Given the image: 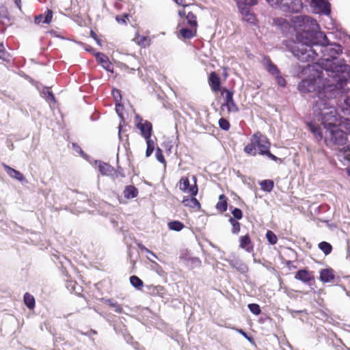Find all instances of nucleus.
Returning a JSON list of instances; mask_svg holds the SVG:
<instances>
[{
    "label": "nucleus",
    "mask_w": 350,
    "mask_h": 350,
    "mask_svg": "<svg viewBox=\"0 0 350 350\" xmlns=\"http://www.w3.org/2000/svg\"><path fill=\"white\" fill-rule=\"evenodd\" d=\"M301 72L308 76L302 79L297 85L301 93H314L312 96V111L314 116L321 114L325 109L334 106L330 100L343 93L347 84L332 78H325L323 70L318 65L299 66Z\"/></svg>",
    "instance_id": "f257e3e1"
},
{
    "label": "nucleus",
    "mask_w": 350,
    "mask_h": 350,
    "mask_svg": "<svg viewBox=\"0 0 350 350\" xmlns=\"http://www.w3.org/2000/svg\"><path fill=\"white\" fill-rule=\"evenodd\" d=\"M323 39H320L313 43V46L308 49H302L303 53L299 49H295L297 58L301 62H308L319 57V63L316 64L321 66L327 77L332 78L333 80H338L347 84L350 80V66L345 63L344 59H338V56L342 53V46L336 43L332 42L329 40L325 33Z\"/></svg>",
    "instance_id": "f03ea898"
},
{
    "label": "nucleus",
    "mask_w": 350,
    "mask_h": 350,
    "mask_svg": "<svg viewBox=\"0 0 350 350\" xmlns=\"http://www.w3.org/2000/svg\"><path fill=\"white\" fill-rule=\"evenodd\" d=\"M298 26L300 30L296 33V40L297 43H295L291 48L293 55L297 57L295 49H299L300 52L303 53L302 49H308L313 46V43L317 42L319 39H323L325 33L320 29V27L315 19L308 16H297Z\"/></svg>",
    "instance_id": "7ed1b4c3"
},
{
    "label": "nucleus",
    "mask_w": 350,
    "mask_h": 350,
    "mask_svg": "<svg viewBox=\"0 0 350 350\" xmlns=\"http://www.w3.org/2000/svg\"><path fill=\"white\" fill-rule=\"evenodd\" d=\"M324 109L321 114H317L315 117L325 129L324 137L325 145L331 148L345 145L348 140L347 134L337 124L339 116L336 108L332 106L329 108L325 107Z\"/></svg>",
    "instance_id": "20e7f679"
},
{
    "label": "nucleus",
    "mask_w": 350,
    "mask_h": 350,
    "mask_svg": "<svg viewBox=\"0 0 350 350\" xmlns=\"http://www.w3.org/2000/svg\"><path fill=\"white\" fill-rule=\"evenodd\" d=\"M253 141L256 144V148H258V154L265 155L273 161H278L281 159L270 152L271 144L269 139L260 132L258 131L253 134Z\"/></svg>",
    "instance_id": "39448f33"
},
{
    "label": "nucleus",
    "mask_w": 350,
    "mask_h": 350,
    "mask_svg": "<svg viewBox=\"0 0 350 350\" xmlns=\"http://www.w3.org/2000/svg\"><path fill=\"white\" fill-rule=\"evenodd\" d=\"M271 5H276L284 12L298 13L303 8L301 0H265Z\"/></svg>",
    "instance_id": "423d86ee"
},
{
    "label": "nucleus",
    "mask_w": 350,
    "mask_h": 350,
    "mask_svg": "<svg viewBox=\"0 0 350 350\" xmlns=\"http://www.w3.org/2000/svg\"><path fill=\"white\" fill-rule=\"evenodd\" d=\"M225 94L224 97V103L221 105V108L223 109L224 107L227 108L228 113H237L239 111V108L237 105L235 103L233 96H234V90H228L226 88L223 89V94Z\"/></svg>",
    "instance_id": "0eeeda50"
},
{
    "label": "nucleus",
    "mask_w": 350,
    "mask_h": 350,
    "mask_svg": "<svg viewBox=\"0 0 350 350\" xmlns=\"http://www.w3.org/2000/svg\"><path fill=\"white\" fill-rule=\"evenodd\" d=\"M178 183L180 191L184 193H189L190 196H197L198 193V185H191L188 177H181Z\"/></svg>",
    "instance_id": "6e6552de"
},
{
    "label": "nucleus",
    "mask_w": 350,
    "mask_h": 350,
    "mask_svg": "<svg viewBox=\"0 0 350 350\" xmlns=\"http://www.w3.org/2000/svg\"><path fill=\"white\" fill-rule=\"evenodd\" d=\"M295 279L307 284L310 286H312L315 283L314 275L306 269H299L295 273Z\"/></svg>",
    "instance_id": "1a4fd4ad"
},
{
    "label": "nucleus",
    "mask_w": 350,
    "mask_h": 350,
    "mask_svg": "<svg viewBox=\"0 0 350 350\" xmlns=\"http://www.w3.org/2000/svg\"><path fill=\"white\" fill-rule=\"evenodd\" d=\"M135 126L140 131L141 135L144 138H147L152 135V124L148 120H144L140 118V121L136 122Z\"/></svg>",
    "instance_id": "9d476101"
},
{
    "label": "nucleus",
    "mask_w": 350,
    "mask_h": 350,
    "mask_svg": "<svg viewBox=\"0 0 350 350\" xmlns=\"http://www.w3.org/2000/svg\"><path fill=\"white\" fill-rule=\"evenodd\" d=\"M312 6L319 14L329 15L331 13V4L327 0H311Z\"/></svg>",
    "instance_id": "9b49d317"
},
{
    "label": "nucleus",
    "mask_w": 350,
    "mask_h": 350,
    "mask_svg": "<svg viewBox=\"0 0 350 350\" xmlns=\"http://www.w3.org/2000/svg\"><path fill=\"white\" fill-rule=\"evenodd\" d=\"M94 56L102 67L108 72H113V66L109 61V57L101 52H96Z\"/></svg>",
    "instance_id": "f8f14e48"
},
{
    "label": "nucleus",
    "mask_w": 350,
    "mask_h": 350,
    "mask_svg": "<svg viewBox=\"0 0 350 350\" xmlns=\"http://www.w3.org/2000/svg\"><path fill=\"white\" fill-rule=\"evenodd\" d=\"M306 124L308 129L313 134L317 141L320 142L323 139H324L325 133H323L322 129L319 124L311 121L308 122Z\"/></svg>",
    "instance_id": "ddd939ff"
},
{
    "label": "nucleus",
    "mask_w": 350,
    "mask_h": 350,
    "mask_svg": "<svg viewBox=\"0 0 350 350\" xmlns=\"http://www.w3.org/2000/svg\"><path fill=\"white\" fill-rule=\"evenodd\" d=\"M226 261L233 269H235L239 273L244 274L248 271V267L241 260L233 258L232 259H226Z\"/></svg>",
    "instance_id": "4468645a"
},
{
    "label": "nucleus",
    "mask_w": 350,
    "mask_h": 350,
    "mask_svg": "<svg viewBox=\"0 0 350 350\" xmlns=\"http://www.w3.org/2000/svg\"><path fill=\"white\" fill-rule=\"evenodd\" d=\"M335 279V271L331 268L322 269L319 271V280L323 283H329Z\"/></svg>",
    "instance_id": "2eb2a0df"
},
{
    "label": "nucleus",
    "mask_w": 350,
    "mask_h": 350,
    "mask_svg": "<svg viewBox=\"0 0 350 350\" xmlns=\"http://www.w3.org/2000/svg\"><path fill=\"white\" fill-rule=\"evenodd\" d=\"M208 84L212 91L217 92L221 90V79L219 75L214 71L209 74Z\"/></svg>",
    "instance_id": "dca6fc26"
},
{
    "label": "nucleus",
    "mask_w": 350,
    "mask_h": 350,
    "mask_svg": "<svg viewBox=\"0 0 350 350\" xmlns=\"http://www.w3.org/2000/svg\"><path fill=\"white\" fill-rule=\"evenodd\" d=\"M3 167L8 174V176H10L11 178H15L18 181L23 182L25 180V176L22 173H21L19 171L10 167L9 165L3 163Z\"/></svg>",
    "instance_id": "f3484780"
},
{
    "label": "nucleus",
    "mask_w": 350,
    "mask_h": 350,
    "mask_svg": "<svg viewBox=\"0 0 350 350\" xmlns=\"http://www.w3.org/2000/svg\"><path fill=\"white\" fill-rule=\"evenodd\" d=\"M53 18V11L48 9L44 14H39L35 16L34 22L36 24L41 23L44 24H49Z\"/></svg>",
    "instance_id": "a211bd4d"
},
{
    "label": "nucleus",
    "mask_w": 350,
    "mask_h": 350,
    "mask_svg": "<svg viewBox=\"0 0 350 350\" xmlns=\"http://www.w3.org/2000/svg\"><path fill=\"white\" fill-rule=\"evenodd\" d=\"M196 196H190V198L185 196L183 200L184 206L200 210L201 205L200 202L196 198Z\"/></svg>",
    "instance_id": "6ab92c4d"
},
{
    "label": "nucleus",
    "mask_w": 350,
    "mask_h": 350,
    "mask_svg": "<svg viewBox=\"0 0 350 350\" xmlns=\"http://www.w3.org/2000/svg\"><path fill=\"white\" fill-rule=\"evenodd\" d=\"M239 13L242 15L243 21L252 25L256 24L257 21L256 16L254 13L252 12L251 8H249Z\"/></svg>",
    "instance_id": "aec40b11"
},
{
    "label": "nucleus",
    "mask_w": 350,
    "mask_h": 350,
    "mask_svg": "<svg viewBox=\"0 0 350 350\" xmlns=\"http://www.w3.org/2000/svg\"><path fill=\"white\" fill-rule=\"evenodd\" d=\"M148 293L152 295H158L161 297H164L166 295V290L164 286L161 285L154 286L150 285L146 286Z\"/></svg>",
    "instance_id": "412c9836"
},
{
    "label": "nucleus",
    "mask_w": 350,
    "mask_h": 350,
    "mask_svg": "<svg viewBox=\"0 0 350 350\" xmlns=\"http://www.w3.org/2000/svg\"><path fill=\"white\" fill-rule=\"evenodd\" d=\"M139 193L137 188L134 185H126L124 187L123 194L126 199H133L137 196Z\"/></svg>",
    "instance_id": "4be33fe9"
},
{
    "label": "nucleus",
    "mask_w": 350,
    "mask_h": 350,
    "mask_svg": "<svg viewBox=\"0 0 350 350\" xmlns=\"http://www.w3.org/2000/svg\"><path fill=\"white\" fill-rule=\"evenodd\" d=\"M240 247L247 252H251L253 250L251 239L248 234L240 237Z\"/></svg>",
    "instance_id": "5701e85b"
},
{
    "label": "nucleus",
    "mask_w": 350,
    "mask_h": 350,
    "mask_svg": "<svg viewBox=\"0 0 350 350\" xmlns=\"http://www.w3.org/2000/svg\"><path fill=\"white\" fill-rule=\"evenodd\" d=\"M95 163H98V168L102 175L107 176L114 170L111 165L101 161H96Z\"/></svg>",
    "instance_id": "b1692460"
},
{
    "label": "nucleus",
    "mask_w": 350,
    "mask_h": 350,
    "mask_svg": "<svg viewBox=\"0 0 350 350\" xmlns=\"http://www.w3.org/2000/svg\"><path fill=\"white\" fill-rule=\"evenodd\" d=\"M133 40L139 46L144 48L150 46L151 43V40L148 36H141L139 33H136Z\"/></svg>",
    "instance_id": "393cba45"
},
{
    "label": "nucleus",
    "mask_w": 350,
    "mask_h": 350,
    "mask_svg": "<svg viewBox=\"0 0 350 350\" xmlns=\"http://www.w3.org/2000/svg\"><path fill=\"white\" fill-rule=\"evenodd\" d=\"M253 135L250 138V143L247 144L243 149V151L245 154L251 156H256L257 153L256 146V144L253 141Z\"/></svg>",
    "instance_id": "a878e982"
},
{
    "label": "nucleus",
    "mask_w": 350,
    "mask_h": 350,
    "mask_svg": "<svg viewBox=\"0 0 350 350\" xmlns=\"http://www.w3.org/2000/svg\"><path fill=\"white\" fill-rule=\"evenodd\" d=\"M23 301L28 309H34L36 306V300L32 295L29 293H25L23 296Z\"/></svg>",
    "instance_id": "bb28decb"
},
{
    "label": "nucleus",
    "mask_w": 350,
    "mask_h": 350,
    "mask_svg": "<svg viewBox=\"0 0 350 350\" xmlns=\"http://www.w3.org/2000/svg\"><path fill=\"white\" fill-rule=\"evenodd\" d=\"M102 301L107 304L111 308H113L116 312L118 314L123 313L122 308L118 304V302L116 300L113 299L103 298Z\"/></svg>",
    "instance_id": "cd10ccee"
},
{
    "label": "nucleus",
    "mask_w": 350,
    "mask_h": 350,
    "mask_svg": "<svg viewBox=\"0 0 350 350\" xmlns=\"http://www.w3.org/2000/svg\"><path fill=\"white\" fill-rule=\"evenodd\" d=\"M261 189L264 191L270 193L274 187V182L270 179H265L260 182Z\"/></svg>",
    "instance_id": "c85d7f7f"
},
{
    "label": "nucleus",
    "mask_w": 350,
    "mask_h": 350,
    "mask_svg": "<svg viewBox=\"0 0 350 350\" xmlns=\"http://www.w3.org/2000/svg\"><path fill=\"white\" fill-rule=\"evenodd\" d=\"M181 36L186 39H191L196 35V29L184 27L180 30Z\"/></svg>",
    "instance_id": "c756f323"
},
{
    "label": "nucleus",
    "mask_w": 350,
    "mask_h": 350,
    "mask_svg": "<svg viewBox=\"0 0 350 350\" xmlns=\"http://www.w3.org/2000/svg\"><path fill=\"white\" fill-rule=\"evenodd\" d=\"M318 247L325 256L330 254L333 250L332 245L325 241L320 242L318 245Z\"/></svg>",
    "instance_id": "7c9ffc66"
},
{
    "label": "nucleus",
    "mask_w": 350,
    "mask_h": 350,
    "mask_svg": "<svg viewBox=\"0 0 350 350\" xmlns=\"http://www.w3.org/2000/svg\"><path fill=\"white\" fill-rule=\"evenodd\" d=\"M41 96L46 101H51L54 103L56 102L53 93L49 90L48 87H44L41 92Z\"/></svg>",
    "instance_id": "2f4dec72"
},
{
    "label": "nucleus",
    "mask_w": 350,
    "mask_h": 350,
    "mask_svg": "<svg viewBox=\"0 0 350 350\" xmlns=\"http://www.w3.org/2000/svg\"><path fill=\"white\" fill-rule=\"evenodd\" d=\"M167 226L170 230L176 232H180L185 227L184 224L178 220L170 221L168 222Z\"/></svg>",
    "instance_id": "473e14b6"
},
{
    "label": "nucleus",
    "mask_w": 350,
    "mask_h": 350,
    "mask_svg": "<svg viewBox=\"0 0 350 350\" xmlns=\"http://www.w3.org/2000/svg\"><path fill=\"white\" fill-rule=\"evenodd\" d=\"M124 340L127 343H129L135 350H144L143 347H141L138 342L133 341V337L129 334H124Z\"/></svg>",
    "instance_id": "72a5a7b5"
},
{
    "label": "nucleus",
    "mask_w": 350,
    "mask_h": 350,
    "mask_svg": "<svg viewBox=\"0 0 350 350\" xmlns=\"http://www.w3.org/2000/svg\"><path fill=\"white\" fill-rule=\"evenodd\" d=\"M129 280L131 284L137 290L141 289L144 286L143 281L137 275H131Z\"/></svg>",
    "instance_id": "f704fd0d"
},
{
    "label": "nucleus",
    "mask_w": 350,
    "mask_h": 350,
    "mask_svg": "<svg viewBox=\"0 0 350 350\" xmlns=\"http://www.w3.org/2000/svg\"><path fill=\"white\" fill-rule=\"evenodd\" d=\"M266 69L268 72L274 77L280 73V71L279 70L277 66L274 64L270 59L267 61Z\"/></svg>",
    "instance_id": "c9c22d12"
},
{
    "label": "nucleus",
    "mask_w": 350,
    "mask_h": 350,
    "mask_svg": "<svg viewBox=\"0 0 350 350\" xmlns=\"http://www.w3.org/2000/svg\"><path fill=\"white\" fill-rule=\"evenodd\" d=\"M187 24L191 27L196 29L198 26V22L196 20V16L192 12H189L186 16Z\"/></svg>",
    "instance_id": "e433bc0d"
},
{
    "label": "nucleus",
    "mask_w": 350,
    "mask_h": 350,
    "mask_svg": "<svg viewBox=\"0 0 350 350\" xmlns=\"http://www.w3.org/2000/svg\"><path fill=\"white\" fill-rule=\"evenodd\" d=\"M228 221L232 226L231 230L232 233L237 234L241 230V224L238 221V219H234L232 217H230Z\"/></svg>",
    "instance_id": "4c0bfd02"
},
{
    "label": "nucleus",
    "mask_w": 350,
    "mask_h": 350,
    "mask_svg": "<svg viewBox=\"0 0 350 350\" xmlns=\"http://www.w3.org/2000/svg\"><path fill=\"white\" fill-rule=\"evenodd\" d=\"M231 211L232 215H233V218L234 219L240 220L243 217V211L239 208L234 207L232 206H230L229 208Z\"/></svg>",
    "instance_id": "58836bf2"
},
{
    "label": "nucleus",
    "mask_w": 350,
    "mask_h": 350,
    "mask_svg": "<svg viewBox=\"0 0 350 350\" xmlns=\"http://www.w3.org/2000/svg\"><path fill=\"white\" fill-rule=\"evenodd\" d=\"M266 239H267V241L271 244V245H275L278 242V238H277V236L275 235V234L269 230L267 231L266 232Z\"/></svg>",
    "instance_id": "ea45409f"
},
{
    "label": "nucleus",
    "mask_w": 350,
    "mask_h": 350,
    "mask_svg": "<svg viewBox=\"0 0 350 350\" xmlns=\"http://www.w3.org/2000/svg\"><path fill=\"white\" fill-rule=\"evenodd\" d=\"M247 308L250 312L254 315H259L261 313V308L258 304H249Z\"/></svg>",
    "instance_id": "a19ab883"
},
{
    "label": "nucleus",
    "mask_w": 350,
    "mask_h": 350,
    "mask_svg": "<svg viewBox=\"0 0 350 350\" xmlns=\"http://www.w3.org/2000/svg\"><path fill=\"white\" fill-rule=\"evenodd\" d=\"M218 124L219 128L223 131H227L230 128V124L229 121L224 118H221L218 121Z\"/></svg>",
    "instance_id": "79ce46f5"
},
{
    "label": "nucleus",
    "mask_w": 350,
    "mask_h": 350,
    "mask_svg": "<svg viewBox=\"0 0 350 350\" xmlns=\"http://www.w3.org/2000/svg\"><path fill=\"white\" fill-rule=\"evenodd\" d=\"M236 3L239 12L250 8L247 0H236Z\"/></svg>",
    "instance_id": "37998d69"
},
{
    "label": "nucleus",
    "mask_w": 350,
    "mask_h": 350,
    "mask_svg": "<svg viewBox=\"0 0 350 350\" xmlns=\"http://www.w3.org/2000/svg\"><path fill=\"white\" fill-rule=\"evenodd\" d=\"M124 105L120 102L116 103V111L121 120V122H124V118L123 115Z\"/></svg>",
    "instance_id": "c03bdc74"
},
{
    "label": "nucleus",
    "mask_w": 350,
    "mask_h": 350,
    "mask_svg": "<svg viewBox=\"0 0 350 350\" xmlns=\"http://www.w3.org/2000/svg\"><path fill=\"white\" fill-rule=\"evenodd\" d=\"M10 57V53L5 51L3 42H0V59L4 61H9Z\"/></svg>",
    "instance_id": "a18cd8bd"
},
{
    "label": "nucleus",
    "mask_w": 350,
    "mask_h": 350,
    "mask_svg": "<svg viewBox=\"0 0 350 350\" xmlns=\"http://www.w3.org/2000/svg\"><path fill=\"white\" fill-rule=\"evenodd\" d=\"M78 201L88 203L89 206H92V202L88 198V195L83 193H79V196L77 198Z\"/></svg>",
    "instance_id": "49530a36"
},
{
    "label": "nucleus",
    "mask_w": 350,
    "mask_h": 350,
    "mask_svg": "<svg viewBox=\"0 0 350 350\" xmlns=\"http://www.w3.org/2000/svg\"><path fill=\"white\" fill-rule=\"evenodd\" d=\"M216 208L221 213H224L228 209V202L226 200L219 201L216 206Z\"/></svg>",
    "instance_id": "de8ad7c7"
},
{
    "label": "nucleus",
    "mask_w": 350,
    "mask_h": 350,
    "mask_svg": "<svg viewBox=\"0 0 350 350\" xmlns=\"http://www.w3.org/2000/svg\"><path fill=\"white\" fill-rule=\"evenodd\" d=\"M155 156L159 162H160L161 163H165V159L164 155L163 154V151L159 147H157L156 148Z\"/></svg>",
    "instance_id": "09e8293b"
},
{
    "label": "nucleus",
    "mask_w": 350,
    "mask_h": 350,
    "mask_svg": "<svg viewBox=\"0 0 350 350\" xmlns=\"http://www.w3.org/2000/svg\"><path fill=\"white\" fill-rule=\"evenodd\" d=\"M343 153L344 159L350 162V144L340 149Z\"/></svg>",
    "instance_id": "8fccbe9b"
},
{
    "label": "nucleus",
    "mask_w": 350,
    "mask_h": 350,
    "mask_svg": "<svg viewBox=\"0 0 350 350\" xmlns=\"http://www.w3.org/2000/svg\"><path fill=\"white\" fill-rule=\"evenodd\" d=\"M129 14L127 13H124L122 15H118L116 16V21L120 24H126V20L129 18Z\"/></svg>",
    "instance_id": "3c124183"
},
{
    "label": "nucleus",
    "mask_w": 350,
    "mask_h": 350,
    "mask_svg": "<svg viewBox=\"0 0 350 350\" xmlns=\"http://www.w3.org/2000/svg\"><path fill=\"white\" fill-rule=\"evenodd\" d=\"M0 18L7 20L8 23L10 22V18L8 12L3 6H0Z\"/></svg>",
    "instance_id": "603ef678"
},
{
    "label": "nucleus",
    "mask_w": 350,
    "mask_h": 350,
    "mask_svg": "<svg viewBox=\"0 0 350 350\" xmlns=\"http://www.w3.org/2000/svg\"><path fill=\"white\" fill-rule=\"evenodd\" d=\"M275 78L276 80V83L279 86H281L283 88L286 87V81L285 79L281 75L280 73H279L278 75L275 76Z\"/></svg>",
    "instance_id": "864d4df0"
},
{
    "label": "nucleus",
    "mask_w": 350,
    "mask_h": 350,
    "mask_svg": "<svg viewBox=\"0 0 350 350\" xmlns=\"http://www.w3.org/2000/svg\"><path fill=\"white\" fill-rule=\"evenodd\" d=\"M113 98L116 103L120 102L122 99L121 92L119 90L113 89L112 91Z\"/></svg>",
    "instance_id": "5fc2aeb1"
},
{
    "label": "nucleus",
    "mask_w": 350,
    "mask_h": 350,
    "mask_svg": "<svg viewBox=\"0 0 350 350\" xmlns=\"http://www.w3.org/2000/svg\"><path fill=\"white\" fill-rule=\"evenodd\" d=\"M189 260L191 261V264L193 267H200L201 265V260L198 257H191L189 258Z\"/></svg>",
    "instance_id": "6e6d98bb"
},
{
    "label": "nucleus",
    "mask_w": 350,
    "mask_h": 350,
    "mask_svg": "<svg viewBox=\"0 0 350 350\" xmlns=\"http://www.w3.org/2000/svg\"><path fill=\"white\" fill-rule=\"evenodd\" d=\"M80 334L83 336H86L91 338L92 335L97 334V332L96 330L92 329L86 332L80 331Z\"/></svg>",
    "instance_id": "4d7b16f0"
},
{
    "label": "nucleus",
    "mask_w": 350,
    "mask_h": 350,
    "mask_svg": "<svg viewBox=\"0 0 350 350\" xmlns=\"http://www.w3.org/2000/svg\"><path fill=\"white\" fill-rule=\"evenodd\" d=\"M90 36L96 42L98 45H101V40L98 38L96 33L93 31H90Z\"/></svg>",
    "instance_id": "13d9d810"
},
{
    "label": "nucleus",
    "mask_w": 350,
    "mask_h": 350,
    "mask_svg": "<svg viewBox=\"0 0 350 350\" xmlns=\"http://www.w3.org/2000/svg\"><path fill=\"white\" fill-rule=\"evenodd\" d=\"M274 23L276 25H283L284 23H286L288 24L287 21L286 19L284 18H276L274 19Z\"/></svg>",
    "instance_id": "bf43d9fd"
},
{
    "label": "nucleus",
    "mask_w": 350,
    "mask_h": 350,
    "mask_svg": "<svg viewBox=\"0 0 350 350\" xmlns=\"http://www.w3.org/2000/svg\"><path fill=\"white\" fill-rule=\"evenodd\" d=\"M72 147H73V149L75 150V152L79 153L81 155L84 154L83 151L82 150L81 147L77 144L72 143Z\"/></svg>",
    "instance_id": "052dcab7"
},
{
    "label": "nucleus",
    "mask_w": 350,
    "mask_h": 350,
    "mask_svg": "<svg viewBox=\"0 0 350 350\" xmlns=\"http://www.w3.org/2000/svg\"><path fill=\"white\" fill-rule=\"evenodd\" d=\"M144 139H146L147 146L155 148L154 147V142L153 141V139H151V136H149L147 138H144Z\"/></svg>",
    "instance_id": "680f3d73"
},
{
    "label": "nucleus",
    "mask_w": 350,
    "mask_h": 350,
    "mask_svg": "<svg viewBox=\"0 0 350 350\" xmlns=\"http://www.w3.org/2000/svg\"><path fill=\"white\" fill-rule=\"evenodd\" d=\"M154 149H155V148L147 146L146 150V157H149L152 154Z\"/></svg>",
    "instance_id": "e2e57ef3"
},
{
    "label": "nucleus",
    "mask_w": 350,
    "mask_h": 350,
    "mask_svg": "<svg viewBox=\"0 0 350 350\" xmlns=\"http://www.w3.org/2000/svg\"><path fill=\"white\" fill-rule=\"evenodd\" d=\"M239 333L243 335L245 338H247L249 341H252L253 340L252 336H248V334L244 332L243 329H240Z\"/></svg>",
    "instance_id": "0e129e2a"
},
{
    "label": "nucleus",
    "mask_w": 350,
    "mask_h": 350,
    "mask_svg": "<svg viewBox=\"0 0 350 350\" xmlns=\"http://www.w3.org/2000/svg\"><path fill=\"white\" fill-rule=\"evenodd\" d=\"M116 173H118V174L122 178H124L126 176L123 169L119 165H118Z\"/></svg>",
    "instance_id": "69168bd1"
},
{
    "label": "nucleus",
    "mask_w": 350,
    "mask_h": 350,
    "mask_svg": "<svg viewBox=\"0 0 350 350\" xmlns=\"http://www.w3.org/2000/svg\"><path fill=\"white\" fill-rule=\"evenodd\" d=\"M287 311L291 314H293V313L301 314V313H303L304 312H305V310H294L290 309V308H287Z\"/></svg>",
    "instance_id": "338daca9"
},
{
    "label": "nucleus",
    "mask_w": 350,
    "mask_h": 350,
    "mask_svg": "<svg viewBox=\"0 0 350 350\" xmlns=\"http://www.w3.org/2000/svg\"><path fill=\"white\" fill-rule=\"evenodd\" d=\"M248 3L250 5V7L251 8L254 5H256L258 3V0H250Z\"/></svg>",
    "instance_id": "774afa93"
}]
</instances>
